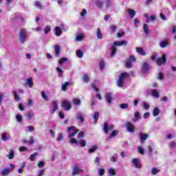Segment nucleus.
I'll return each instance as SVG.
<instances>
[{"label":"nucleus","instance_id":"1","mask_svg":"<svg viewBox=\"0 0 176 176\" xmlns=\"http://www.w3.org/2000/svg\"><path fill=\"white\" fill-rule=\"evenodd\" d=\"M19 39L21 43H25L27 38H28V33L25 29H21L19 34Z\"/></svg>","mask_w":176,"mask_h":176},{"label":"nucleus","instance_id":"2","mask_svg":"<svg viewBox=\"0 0 176 176\" xmlns=\"http://www.w3.org/2000/svg\"><path fill=\"white\" fill-rule=\"evenodd\" d=\"M128 76H129L128 73H122L117 81V86H118V87H123L124 80H126Z\"/></svg>","mask_w":176,"mask_h":176},{"label":"nucleus","instance_id":"3","mask_svg":"<svg viewBox=\"0 0 176 176\" xmlns=\"http://www.w3.org/2000/svg\"><path fill=\"white\" fill-rule=\"evenodd\" d=\"M156 64L158 67L162 65H165L166 63L167 62V55L165 54L162 55V57H159L156 59Z\"/></svg>","mask_w":176,"mask_h":176},{"label":"nucleus","instance_id":"4","mask_svg":"<svg viewBox=\"0 0 176 176\" xmlns=\"http://www.w3.org/2000/svg\"><path fill=\"white\" fill-rule=\"evenodd\" d=\"M68 131H69V136L68 138L69 140H71L72 137H75L76 135V133H78V129L75 128V126H72L68 128Z\"/></svg>","mask_w":176,"mask_h":176},{"label":"nucleus","instance_id":"5","mask_svg":"<svg viewBox=\"0 0 176 176\" xmlns=\"http://www.w3.org/2000/svg\"><path fill=\"white\" fill-rule=\"evenodd\" d=\"M133 63H135V56L131 55L129 59L126 61V68H131L133 67Z\"/></svg>","mask_w":176,"mask_h":176},{"label":"nucleus","instance_id":"6","mask_svg":"<svg viewBox=\"0 0 176 176\" xmlns=\"http://www.w3.org/2000/svg\"><path fill=\"white\" fill-rule=\"evenodd\" d=\"M62 107L64 108L65 111H69L72 108V105L71 104V102H69V100H64L62 102Z\"/></svg>","mask_w":176,"mask_h":176},{"label":"nucleus","instance_id":"7","mask_svg":"<svg viewBox=\"0 0 176 176\" xmlns=\"http://www.w3.org/2000/svg\"><path fill=\"white\" fill-rule=\"evenodd\" d=\"M113 129H115L113 124L108 125V123L107 122L103 124V131L105 133V134H108V131L113 130Z\"/></svg>","mask_w":176,"mask_h":176},{"label":"nucleus","instance_id":"8","mask_svg":"<svg viewBox=\"0 0 176 176\" xmlns=\"http://www.w3.org/2000/svg\"><path fill=\"white\" fill-rule=\"evenodd\" d=\"M24 87H30V89H32V87L34 86V82H32V78H28L26 80L25 83H23Z\"/></svg>","mask_w":176,"mask_h":176},{"label":"nucleus","instance_id":"9","mask_svg":"<svg viewBox=\"0 0 176 176\" xmlns=\"http://www.w3.org/2000/svg\"><path fill=\"white\" fill-rule=\"evenodd\" d=\"M126 127L129 133H134V131H135V130H134V124L130 122H126Z\"/></svg>","mask_w":176,"mask_h":176},{"label":"nucleus","instance_id":"10","mask_svg":"<svg viewBox=\"0 0 176 176\" xmlns=\"http://www.w3.org/2000/svg\"><path fill=\"white\" fill-rule=\"evenodd\" d=\"M76 118L78 119V120H79L80 123H83L85 114L80 111H78L76 114Z\"/></svg>","mask_w":176,"mask_h":176},{"label":"nucleus","instance_id":"11","mask_svg":"<svg viewBox=\"0 0 176 176\" xmlns=\"http://www.w3.org/2000/svg\"><path fill=\"white\" fill-rule=\"evenodd\" d=\"M11 173H12V169L7 168H4L2 170H1L0 174L1 176H8Z\"/></svg>","mask_w":176,"mask_h":176},{"label":"nucleus","instance_id":"12","mask_svg":"<svg viewBox=\"0 0 176 176\" xmlns=\"http://www.w3.org/2000/svg\"><path fill=\"white\" fill-rule=\"evenodd\" d=\"M57 109H58V103L57 102V101L54 100L52 102L51 112L52 113H54V112H56V111H57Z\"/></svg>","mask_w":176,"mask_h":176},{"label":"nucleus","instance_id":"13","mask_svg":"<svg viewBox=\"0 0 176 176\" xmlns=\"http://www.w3.org/2000/svg\"><path fill=\"white\" fill-rule=\"evenodd\" d=\"M132 163L133 164H134L135 168H141V167L142 166V165H141V162H140V161L138 160V158H134L132 160Z\"/></svg>","mask_w":176,"mask_h":176},{"label":"nucleus","instance_id":"14","mask_svg":"<svg viewBox=\"0 0 176 176\" xmlns=\"http://www.w3.org/2000/svg\"><path fill=\"white\" fill-rule=\"evenodd\" d=\"M148 71H149V64L146 62L142 67V74H146Z\"/></svg>","mask_w":176,"mask_h":176},{"label":"nucleus","instance_id":"15","mask_svg":"<svg viewBox=\"0 0 176 176\" xmlns=\"http://www.w3.org/2000/svg\"><path fill=\"white\" fill-rule=\"evenodd\" d=\"M82 171H83L82 169L79 168L78 166H74L73 168V175H78V174H79V173H82Z\"/></svg>","mask_w":176,"mask_h":176},{"label":"nucleus","instance_id":"16","mask_svg":"<svg viewBox=\"0 0 176 176\" xmlns=\"http://www.w3.org/2000/svg\"><path fill=\"white\" fill-rule=\"evenodd\" d=\"M127 42L126 41H115L113 45L116 46H126Z\"/></svg>","mask_w":176,"mask_h":176},{"label":"nucleus","instance_id":"17","mask_svg":"<svg viewBox=\"0 0 176 176\" xmlns=\"http://www.w3.org/2000/svg\"><path fill=\"white\" fill-rule=\"evenodd\" d=\"M111 55L110 57H113L116 54V52H118V48L115 45H113L110 48Z\"/></svg>","mask_w":176,"mask_h":176},{"label":"nucleus","instance_id":"18","mask_svg":"<svg viewBox=\"0 0 176 176\" xmlns=\"http://www.w3.org/2000/svg\"><path fill=\"white\" fill-rule=\"evenodd\" d=\"M97 39H102V32H101V28H98L96 32Z\"/></svg>","mask_w":176,"mask_h":176},{"label":"nucleus","instance_id":"19","mask_svg":"<svg viewBox=\"0 0 176 176\" xmlns=\"http://www.w3.org/2000/svg\"><path fill=\"white\" fill-rule=\"evenodd\" d=\"M126 12L128 13L131 19H134V16H135V11L134 10L127 9Z\"/></svg>","mask_w":176,"mask_h":176},{"label":"nucleus","instance_id":"20","mask_svg":"<svg viewBox=\"0 0 176 176\" xmlns=\"http://www.w3.org/2000/svg\"><path fill=\"white\" fill-rule=\"evenodd\" d=\"M149 137V135L148 133H140V138L142 143Z\"/></svg>","mask_w":176,"mask_h":176},{"label":"nucleus","instance_id":"21","mask_svg":"<svg viewBox=\"0 0 176 176\" xmlns=\"http://www.w3.org/2000/svg\"><path fill=\"white\" fill-rule=\"evenodd\" d=\"M54 49H55V56H56V57H60V45H55Z\"/></svg>","mask_w":176,"mask_h":176},{"label":"nucleus","instance_id":"22","mask_svg":"<svg viewBox=\"0 0 176 176\" xmlns=\"http://www.w3.org/2000/svg\"><path fill=\"white\" fill-rule=\"evenodd\" d=\"M106 101L108 104H111L112 102V94L108 93L106 94Z\"/></svg>","mask_w":176,"mask_h":176},{"label":"nucleus","instance_id":"23","mask_svg":"<svg viewBox=\"0 0 176 176\" xmlns=\"http://www.w3.org/2000/svg\"><path fill=\"white\" fill-rule=\"evenodd\" d=\"M136 52L138 53V54H140V56H146V53H145V51L141 47H137Z\"/></svg>","mask_w":176,"mask_h":176},{"label":"nucleus","instance_id":"24","mask_svg":"<svg viewBox=\"0 0 176 176\" xmlns=\"http://www.w3.org/2000/svg\"><path fill=\"white\" fill-rule=\"evenodd\" d=\"M38 155H39V153H34L29 157V160H30V162H35V159H36V156H38Z\"/></svg>","mask_w":176,"mask_h":176},{"label":"nucleus","instance_id":"25","mask_svg":"<svg viewBox=\"0 0 176 176\" xmlns=\"http://www.w3.org/2000/svg\"><path fill=\"white\" fill-rule=\"evenodd\" d=\"M55 35L56 36H60L61 35V28L58 26L55 28Z\"/></svg>","mask_w":176,"mask_h":176},{"label":"nucleus","instance_id":"26","mask_svg":"<svg viewBox=\"0 0 176 176\" xmlns=\"http://www.w3.org/2000/svg\"><path fill=\"white\" fill-rule=\"evenodd\" d=\"M100 118V113L99 112H95L94 113V124H97V121L98 120V118Z\"/></svg>","mask_w":176,"mask_h":176},{"label":"nucleus","instance_id":"27","mask_svg":"<svg viewBox=\"0 0 176 176\" xmlns=\"http://www.w3.org/2000/svg\"><path fill=\"white\" fill-rule=\"evenodd\" d=\"M151 94L153 97H155V98H159L160 97V95L157 93V91L155 89H151Z\"/></svg>","mask_w":176,"mask_h":176},{"label":"nucleus","instance_id":"28","mask_svg":"<svg viewBox=\"0 0 176 176\" xmlns=\"http://www.w3.org/2000/svg\"><path fill=\"white\" fill-rule=\"evenodd\" d=\"M97 149H98V147H97V146H93L92 147L89 148L88 153H94V152H96Z\"/></svg>","mask_w":176,"mask_h":176},{"label":"nucleus","instance_id":"29","mask_svg":"<svg viewBox=\"0 0 176 176\" xmlns=\"http://www.w3.org/2000/svg\"><path fill=\"white\" fill-rule=\"evenodd\" d=\"M143 30L146 34H149V25H148L146 23H144L143 25Z\"/></svg>","mask_w":176,"mask_h":176},{"label":"nucleus","instance_id":"30","mask_svg":"<svg viewBox=\"0 0 176 176\" xmlns=\"http://www.w3.org/2000/svg\"><path fill=\"white\" fill-rule=\"evenodd\" d=\"M160 46L162 49H164V47H167V46H168V43H167V41H160Z\"/></svg>","mask_w":176,"mask_h":176},{"label":"nucleus","instance_id":"31","mask_svg":"<svg viewBox=\"0 0 176 176\" xmlns=\"http://www.w3.org/2000/svg\"><path fill=\"white\" fill-rule=\"evenodd\" d=\"M160 113V110L159 109V108L157 107L154 108L153 111V116H159Z\"/></svg>","mask_w":176,"mask_h":176},{"label":"nucleus","instance_id":"32","mask_svg":"<svg viewBox=\"0 0 176 176\" xmlns=\"http://www.w3.org/2000/svg\"><path fill=\"white\" fill-rule=\"evenodd\" d=\"M97 81H95L94 83L91 84V87L96 91V93H98L99 89L97 87Z\"/></svg>","mask_w":176,"mask_h":176},{"label":"nucleus","instance_id":"33","mask_svg":"<svg viewBox=\"0 0 176 176\" xmlns=\"http://www.w3.org/2000/svg\"><path fill=\"white\" fill-rule=\"evenodd\" d=\"M8 159L10 160L14 159V151H13L12 149L10 150V153L8 155Z\"/></svg>","mask_w":176,"mask_h":176},{"label":"nucleus","instance_id":"34","mask_svg":"<svg viewBox=\"0 0 176 176\" xmlns=\"http://www.w3.org/2000/svg\"><path fill=\"white\" fill-rule=\"evenodd\" d=\"M96 5L97 8H100L101 9V8H103V6H104V3L101 0H98L96 2Z\"/></svg>","mask_w":176,"mask_h":176},{"label":"nucleus","instance_id":"35","mask_svg":"<svg viewBox=\"0 0 176 176\" xmlns=\"http://www.w3.org/2000/svg\"><path fill=\"white\" fill-rule=\"evenodd\" d=\"M69 85H71L69 82H65L62 85V90L63 91H65L67 90V87H68Z\"/></svg>","mask_w":176,"mask_h":176},{"label":"nucleus","instance_id":"36","mask_svg":"<svg viewBox=\"0 0 176 176\" xmlns=\"http://www.w3.org/2000/svg\"><path fill=\"white\" fill-rule=\"evenodd\" d=\"M159 173H160V170L157 169V168H153L151 170L153 175H156V174H159Z\"/></svg>","mask_w":176,"mask_h":176},{"label":"nucleus","instance_id":"37","mask_svg":"<svg viewBox=\"0 0 176 176\" xmlns=\"http://www.w3.org/2000/svg\"><path fill=\"white\" fill-rule=\"evenodd\" d=\"M12 93L14 96L15 101H17V102L20 101V96H19V94H17L16 91H13Z\"/></svg>","mask_w":176,"mask_h":176},{"label":"nucleus","instance_id":"38","mask_svg":"<svg viewBox=\"0 0 176 176\" xmlns=\"http://www.w3.org/2000/svg\"><path fill=\"white\" fill-rule=\"evenodd\" d=\"M67 61H68V58L65 57L60 58V59L59 60V65H63L64 63H67Z\"/></svg>","mask_w":176,"mask_h":176},{"label":"nucleus","instance_id":"39","mask_svg":"<svg viewBox=\"0 0 176 176\" xmlns=\"http://www.w3.org/2000/svg\"><path fill=\"white\" fill-rule=\"evenodd\" d=\"M109 174L110 176L116 175V171L115 170V169L110 168L109 169Z\"/></svg>","mask_w":176,"mask_h":176},{"label":"nucleus","instance_id":"40","mask_svg":"<svg viewBox=\"0 0 176 176\" xmlns=\"http://www.w3.org/2000/svg\"><path fill=\"white\" fill-rule=\"evenodd\" d=\"M83 40V36L82 34H78L76 36L75 41L80 42V41Z\"/></svg>","mask_w":176,"mask_h":176},{"label":"nucleus","instance_id":"41","mask_svg":"<svg viewBox=\"0 0 176 176\" xmlns=\"http://www.w3.org/2000/svg\"><path fill=\"white\" fill-rule=\"evenodd\" d=\"M34 117V111H29L27 115L26 118L30 120V119Z\"/></svg>","mask_w":176,"mask_h":176},{"label":"nucleus","instance_id":"42","mask_svg":"<svg viewBox=\"0 0 176 176\" xmlns=\"http://www.w3.org/2000/svg\"><path fill=\"white\" fill-rule=\"evenodd\" d=\"M76 56L78 58H82L83 57V52L81 50H77L76 52Z\"/></svg>","mask_w":176,"mask_h":176},{"label":"nucleus","instance_id":"43","mask_svg":"<svg viewBox=\"0 0 176 176\" xmlns=\"http://www.w3.org/2000/svg\"><path fill=\"white\" fill-rule=\"evenodd\" d=\"M73 103L74 104V105H80V100L79 98H74L73 99Z\"/></svg>","mask_w":176,"mask_h":176},{"label":"nucleus","instance_id":"44","mask_svg":"<svg viewBox=\"0 0 176 176\" xmlns=\"http://www.w3.org/2000/svg\"><path fill=\"white\" fill-rule=\"evenodd\" d=\"M56 71L58 74V77L61 78V76H63V69H60V67H56Z\"/></svg>","mask_w":176,"mask_h":176},{"label":"nucleus","instance_id":"45","mask_svg":"<svg viewBox=\"0 0 176 176\" xmlns=\"http://www.w3.org/2000/svg\"><path fill=\"white\" fill-rule=\"evenodd\" d=\"M62 140H64V136L63 135V133H60L58 135L57 141L58 142H61Z\"/></svg>","mask_w":176,"mask_h":176},{"label":"nucleus","instance_id":"46","mask_svg":"<svg viewBox=\"0 0 176 176\" xmlns=\"http://www.w3.org/2000/svg\"><path fill=\"white\" fill-rule=\"evenodd\" d=\"M134 118L135 120H138V119H141V115L140 114V111H136L135 113Z\"/></svg>","mask_w":176,"mask_h":176},{"label":"nucleus","instance_id":"47","mask_svg":"<svg viewBox=\"0 0 176 176\" xmlns=\"http://www.w3.org/2000/svg\"><path fill=\"white\" fill-rule=\"evenodd\" d=\"M30 140L28 142L30 144V145H34V144H35V139L34 138V136H30Z\"/></svg>","mask_w":176,"mask_h":176},{"label":"nucleus","instance_id":"48","mask_svg":"<svg viewBox=\"0 0 176 176\" xmlns=\"http://www.w3.org/2000/svg\"><path fill=\"white\" fill-rule=\"evenodd\" d=\"M52 30V28L50 26H46L44 29V34H47L49 32H50V30Z\"/></svg>","mask_w":176,"mask_h":176},{"label":"nucleus","instance_id":"49","mask_svg":"<svg viewBox=\"0 0 176 176\" xmlns=\"http://www.w3.org/2000/svg\"><path fill=\"white\" fill-rule=\"evenodd\" d=\"M38 168H43L45 166V162L43 161H39L37 164Z\"/></svg>","mask_w":176,"mask_h":176},{"label":"nucleus","instance_id":"50","mask_svg":"<svg viewBox=\"0 0 176 176\" xmlns=\"http://www.w3.org/2000/svg\"><path fill=\"white\" fill-rule=\"evenodd\" d=\"M35 6L38 8V9H42L43 8L42 3H41V1H36Z\"/></svg>","mask_w":176,"mask_h":176},{"label":"nucleus","instance_id":"51","mask_svg":"<svg viewBox=\"0 0 176 176\" xmlns=\"http://www.w3.org/2000/svg\"><path fill=\"white\" fill-rule=\"evenodd\" d=\"M16 122L21 123V120H23V116L21 115L17 114L16 116Z\"/></svg>","mask_w":176,"mask_h":176},{"label":"nucleus","instance_id":"52","mask_svg":"<svg viewBox=\"0 0 176 176\" xmlns=\"http://www.w3.org/2000/svg\"><path fill=\"white\" fill-rule=\"evenodd\" d=\"M169 148L174 149L176 148V142H170L169 143Z\"/></svg>","mask_w":176,"mask_h":176},{"label":"nucleus","instance_id":"53","mask_svg":"<svg viewBox=\"0 0 176 176\" xmlns=\"http://www.w3.org/2000/svg\"><path fill=\"white\" fill-rule=\"evenodd\" d=\"M143 106L146 111H148L149 108H151V105H149V104L146 103V102H143Z\"/></svg>","mask_w":176,"mask_h":176},{"label":"nucleus","instance_id":"54","mask_svg":"<svg viewBox=\"0 0 176 176\" xmlns=\"http://www.w3.org/2000/svg\"><path fill=\"white\" fill-rule=\"evenodd\" d=\"M1 138L3 141H8V140H9V138L8 137V133H3Z\"/></svg>","mask_w":176,"mask_h":176},{"label":"nucleus","instance_id":"55","mask_svg":"<svg viewBox=\"0 0 176 176\" xmlns=\"http://www.w3.org/2000/svg\"><path fill=\"white\" fill-rule=\"evenodd\" d=\"M120 107L121 108V109H127V108H129V104H120Z\"/></svg>","mask_w":176,"mask_h":176},{"label":"nucleus","instance_id":"56","mask_svg":"<svg viewBox=\"0 0 176 176\" xmlns=\"http://www.w3.org/2000/svg\"><path fill=\"white\" fill-rule=\"evenodd\" d=\"M70 143L71 144H76V145H79V142L75 138H71L70 139Z\"/></svg>","mask_w":176,"mask_h":176},{"label":"nucleus","instance_id":"57","mask_svg":"<svg viewBox=\"0 0 176 176\" xmlns=\"http://www.w3.org/2000/svg\"><path fill=\"white\" fill-rule=\"evenodd\" d=\"M41 96L43 100H45V101H49V98L47 97V96H46V94L45 93V91H43L41 93Z\"/></svg>","mask_w":176,"mask_h":176},{"label":"nucleus","instance_id":"58","mask_svg":"<svg viewBox=\"0 0 176 176\" xmlns=\"http://www.w3.org/2000/svg\"><path fill=\"white\" fill-rule=\"evenodd\" d=\"M138 152L140 153V155H144L145 153V151H144V148L141 146L138 147Z\"/></svg>","mask_w":176,"mask_h":176},{"label":"nucleus","instance_id":"59","mask_svg":"<svg viewBox=\"0 0 176 176\" xmlns=\"http://www.w3.org/2000/svg\"><path fill=\"white\" fill-rule=\"evenodd\" d=\"M98 173L99 175L102 176V175H104V173H105V170H104V168H99L98 170Z\"/></svg>","mask_w":176,"mask_h":176},{"label":"nucleus","instance_id":"60","mask_svg":"<svg viewBox=\"0 0 176 176\" xmlns=\"http://www.w3.org/2000/svg\"><path fill=\"white\" fill-rule=\"evenodd\" d=\"M118 135V131L113 130L111 134L110 138H113V137H116Z\"/></svg>","mask_w":176,"mask_h":176},{"label":"nucleus","instance_id":"61","mask_svg":"<svg viewBox=\"0 0 176 176\" xmlns=\"http://www.w3.org/2000/svg\"><path fill=\"white\" fill-rule=\"evenodd\" d=\"M82 80L85 83H87L89 82V76L88 75H84L82 77Z\"/></svg>","mask_w":176,"mask_h":176},{"label":"nucleus","instance_id":"62","mask_svg":"<svg viewBox=\"0 0 176 176\" xmlns=\"http://www.w3.org/2000/svg\"><path fill=\"white\" fill-rule=\"evenodd\" d=\"M87 142L86 140H82L80 142V145L82 147L85 148V146H86Z\"/></svg>","mask_w":176,"mask_h":176},{"label":"nucleus","instance_id":"63","mask_svg":"<svg viewBox=\"0 0 176 176\" xmlns=\"http://www.w3.org/2000/svg\"><path fill=\"white\" fill-rule=\"evenodd\" d=\"M172 32H173V34H175V39H176V25H173L172 27Z\"/></svg>","mask_w":176,"mask_h":176},{"label":"nucleus","instance_id":"64","mask_svg":"<svg viewBox=\"0 0 176 176\" xmlns=\"http://www.w3.org/2000/svg\"><path fill=\"white\" fill-rule=\"evenodd\" d=\"M43 174H45V169H41V170L38 172L37 176H43Z\"/></svg>","mask_w":176,"mask_h":176}]
</instances>
